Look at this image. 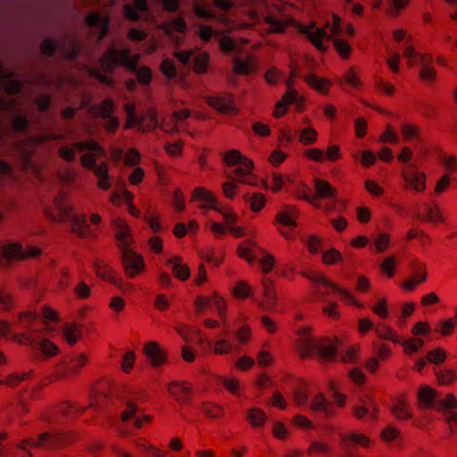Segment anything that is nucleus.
I'll use <instances>...</instances> for the list:
<instances>
[{
	"label": "nucleus",
	"mask_w": 457,
	"mask_h": 457,
	"mask_svg": "<svg viewBox=\"0 0 457 457\" xmlns=\"http://www.w3.org/2000/svg\"><path fill=\"white\" fill-rule=\"evenodd\" d=\"M87 358L84 354L71 356L68 361H62L55 369L54 373V379H62L71 374H75L84 366Z\"/></svg>",
	"instance_id": "nucleus-13"
},
{
	"label": "nucleus",
	"mask_w": 457,
	"mask_h": 457,
	"mask_svg": "<svg viewBox=\"0 0 457 457\" xmlns=\"http://www.w3.org/2000/svg\"><path fill=\"white\" fill-rule=\"evenodd\" d=\"M256 247L253 241H247V245H240L238 247V254L241 258L247 260L249 262H253L255 257L252 254V250Z\"/></svg>",
	"instance_id": "nucleus-43"
},
{
	"label": "nucleus",
	"mask_w": 457,
	"mask_h": 457,
	"mask_svg": "<svg viewBox=\"0 0 457 457\" xmlns=\"http://www.w3.org/2000/svg\"><path fill=\"white\" fill-rule=\"evenodd\" d=\"M181 64L184 66L190 65L191 62H194V71L198 74H203L207 71L209 63V55L207 53H200L193 57V51H176L173 54Z\"/></svg>",
	"instance_id": "nucleus-12"
},
{
	"label": "nucleus",
	"mask_w": 457,
	"mask_h": 457,
	"mask_svg": "<svg viewBox=\"0 0 457 457\" xmlns=\"http://www.w3.org/2000/svg\"><path fill=\"white\" fill-rule=\"evenodd\" d=\"M246 418L253 427H262L266 421V414L258 408L251 409L248 411Z\"/></svg>",
	"instance_id": "nucleus-34"
},
{
	"label": "nucleus",
	"mask_w": 457,
	"mask_h": 457,
	"mask_svg": "<svg viewBox=\"0 0 457 457\" xmlns=\"http://www.w3.org/2000/svg\"><path fill=\"white\" fill-rule=\"evenodd\" d=\"M223 161L228 166H237L232 172L237 177V182L248 185L253 184L252 175L253 164L251 160L243 156L237 150L233 149L224 155Z\"/></svg>",
	"instance_id": "nucleus-6"
},
{
	"label": "nucleus",
	"mask_w": 457,
	"mask_h": 457,
	"mask_svg": "<svg viewBox=\"0 0 457 457\" xmlns=\"http://www.w3.org/2000/svg\"><path fill=\"white\" fill-rule=\"evenodd\" d=\"M267 24L270 26L272 32L282 33L285 30L286 25L274 16H267L265 19Z\"/></svg>",
	"instance_id": "nucleus-51"
},
{
	"label": "nucleus",
	"mask_w": 457,
	"mask_h": 457,
	"mask_svg": "<svg viewBox=\"0 0 457 457\" xmlns=\"http://www.w3.org/2000/svg\"><path fill=\"white\" fill-rule=\"evenodd\" d=\"M90 152L81 156V164L84 168L92 170L98 178L97 186L99 188L107 190L110 188L109 171L105 162L96 163V156Z\"/></svg>",
	"instance_id": "nucleus-10"
},
{
	"label": "nucleus",
	"mask_w": 457,
	"mask_h": 457,
	"mask_svg": "<svg viewBox=\"0 0 457 457\" xmlns=\"http://www.w3.org/2000/svg\"><path fill=\"white\" fill-rule=\"evenodd\" d=\"M341 258V253L336 249L332 248L328 251H325L322 253L323 262L326 264H333L338 262Z\"/></svg>",
	"instance_id": "nucleus-54"
},
{
	"label": "nucleus",
	"mask_w": 457,
	"mask_h": 457,
	"mask_svg": "<svg viewBox=\"0 0 457 457\" xmlns=\"http://www.w3.org/2000/svg\"><path fill=\"white\" fill-rule=\"evenodd\" d=\"M79 333L80 330L76 324H68L63 328L65 339L71 345L77 343Z\"/></svg>",
	"instance_id": "nucleus-36"
},
{
	"label": "nucleus",
	"mask_w": 457,
	"mask_h": 457,
	"mask_svg": "<svg viewBox=\"0 0 457 457\" xmlns=\"http://www.w3.org/2000/svg\"><path fill=\"white\" fill-rule=\"evenodd\" d=\"M78 412L79 411V407H75V406H72L71 404H68V403H63L62 404L57 411L54 414H49V415H46L45 420L46 421H48L49 423H55V422H59L57 420V416L60 414L61 417H65V416H68L70 413H72V412Z\"/></svg>",
	"instance_id": "nucleus-31"
},
{
	"label": "nucleus",
	"mask_w": 457,
	"mask_h": 457,
	"mask_svg": "<svg viewBox=\"0 0 457 457\" xmlns=\"http://www.w3.org/2000/svg\"><path fill=\"white\" fill-rule=\"evenodd\" d=\"M170 28L179 33H184L187 29V25L183 18H175L170 21Z\"/></svg>",
	"instance_id": "nucleus-64"
},
{
	"label": "nucleus",
	"mask_w": 457,
	"mask_h": 457,
	"mask_svg": "<svg viewBox=\"0 0 457 457\" xmlns=\"http://www.w3.org/2000/svg\"><path fill=\"white\" fill-rule=\"evenodd\" d=\"M361 404H357L353 407V413L355 418L362 420L367 418L368 420H376L378 406L370 396H365L361 400Z\"/></svg>",
	"instance_id": "nucleus-17"
},
{
	"label": "nucleus",
	"mask_w": 457,
	"mask_h": 457,
	"mask_svg": "<svg viewBox=\"0 0 457 457\" xmlns=\"http://www.w3.org/2000/svg\"><path fill=\"white\" fill-rule=\"evenodd\" d=\"M317 139V132L311 128H307L302 130L300 134V141L304 145H312Z\"/></svg>",
	"instance_id": "nucleus-50"
},
{
	"label": "nucleus",
	"mask_w": 457,
	"mask_h": 457,
	"mask_svg": "<svg viewBox=\"0 0 457 457\" xmlns=\"http://www.w3.org/2000/svg\"><path fill=\"white\" fill-rule=\"evenodd\" d=\"M146 0H135L134 4H126L124 6V15L130 21H137L141 18V13L147 12Z\"/></svg>",
	"instance_id": "nucleus-22"
},
{
	"label": "nucleus",
	"mask_w": 457,
	"mask_h": 457,
	"mask_svg": "<svg viewBox=\"0 0 457 457\" xmlns=\"http://www.w3.org/2000/svg\"><path fill=\"white\" fill-rule=\"evenodd\" d=\"M299 339L297 346L301 352L302 358H307L312 354H318L323 361H333L337 357V350L336 346L330 343L315 340L310 335L308 328H303L298 331Z\"/></svg>",
	"instance_id": "nucleus-4"
},
{
	"label": "nucleus",
	"mask_w": 457,
	"mask_h": 457,
	"mask_svg": "<svg viewBox=\"0 0 457 457\" xmlns=\"http://www.w3.org/2000/svg\"><path fill=\"white\" fill-rule=\"evenodd\" d=\"M12 126L17 132H25L29 128L28 119L25 116L17 113L12 118Z\"/></svg>",
	"instance_id": "nucleus-41"
},
{
	"label": "nucleus",
	"mask_w": 457,
	"mask_h": 457,
	"mask_svg": "<svg viewBox=\"0 0 457 457\" xmlns=\"http://www.w3.org/2000/svg\"><path fill=\"white\" fill-rule=\"evenodd\" d=\"M237 189V187L234 181H226L222 184L223 194L228 199L235 197Z\"/></svg>",
	"instance_id": "nucleus-60"
},
{
	"label": "nucleus",
	"mask_w": 457,
	"mask_h": 457,
	"mask_svg": "<svg viewBox=\"0 0 457 457\" xmlns=\"http://www.w3.org/2000/svg\"><path fill=\"white\" fill-rule=\"evenodd\" d=\"M401 131L406 140L418 138L420 134V129L413 124H403Z\"/></svg>",
	"instance_id": "nucleus-45"
},
{
	"label": "nucleus",
	"mask_w": 457,
	"mask_h": 457,
	"mask_svg": "<svg viewBox=\"0 0 457 457\" xmlns=\"http://www.w3.org/2000/svg\"><path fill=\"white\" fill-rule=\"evenodd\" d=\"M209 104L221 112L237 113V112L229 96L224 97H212L209 100Z\"/></svg>",
	"instance_id": "nucleus-26"
},
{
	"label": "nucleus",
	"mask_w": 457,
	"mask_h": 457,
	"mask_svg": "<svg viewBox=\"0 0 457 457\" xmlns=\"http://www.w3.org/2000/svg\"><path fill=\"white\" fill-rule=\"evenodd\" d=\"M217 38L219 39L220 47L223 52L232 53L237 49V45L231 37L225 35H219Z\"/></svg>",
	"instance_id": "nucleus-42"
},
{
	"label": "nucleus",
	"mask_w": 457,
	"mask_h": 457,
	"mask_svg": "<svg viewBox=\"0 0 457 457\" xmlns=\"http://www.w3.org/2000/svg\"><path fill=\"white\" fill-rule=\"evenodd\" d=\"M403 179L409 187H413L418 192L424 191L426 187V177L424 173H420L414 165H411L410 170L403 172Z\"/></svg>",
	"instance_id": "nucleus-20"
},
{
	"label": "nucleus",
	"mask_w": 457,
	"mask_h": 457,
	"mask_svg": "<svg viewBox=\"0 0 457 457\" xmlns=\"http://www.w3.org/2000/svg\"><path fill=\"white\" fill-rule=\"evenodd\" d=\"M232 345L227 339H220L217 341L214 352L218 354H225L231 351Z\"/></svg>",
	"instance_id": "nucleus-58"
},
{
	"label": "nucleus",
	"mask_w": 457,
	"mask_h": 457,
	"mask_svg": "<svg viewBox=\"0 0 457 457\" xmlns=\"http://www.w3.org/2000/svg\"><path fill=\"white\" fill-rule=\"evenodd\" d=\"M411 268L415 273L414 279L418 284L422 283L427 279V273L425 271L426 267L424 264H420L418 266H416L415 264H411Z\"/></svg>",
	"instance_id": "nucleus-62"
},
{
	"label": "nucleus",
	"mask_w": 457,
	"mask_h": 457,
	"mask_svg": "<svg viewBox=\"0 0 457 457\" xmlns=\"http://www.w3.org/2000/svg\"><path fill=\"white\" fill-rule=\"evenodd\" d=\"M74 148L78 151H89V152H96L98 154H103L104 150L99 145L98 143L95 141H87V142H77L74 144Z\"/></svg>",
	"instance_id": "nucleus-37"
},
{
	"label": "nucleus",
	"mask_w": 457,
	"mask_h": 457,
	"mask_svg": "<svg viewBox=\"0 0 457 457\" xmlns=\"http://www.w3.org/2000/svg\"><path fill=\"white\" fill-rule=\"evenodd\" d=\"M139 55L130 56L129 48L118 49L110 47L101 59L103 68L110 72L116 66H124L134 72L138 82L142 85H148L152 81V71L147 67H137Z\"/></svg>",
	"instance_id": "nucleus-1"
},
{
	"label": "nucleus",
	"mask_w": 457,
	"mask_h": 457,
	"mask_svg": "<svg viewBox=\"0 0 457 457\" xmlns=\"http://www.w3.org/2000/svg\"><path fill=\"white\" fill-rule=\"evenodd\" d=\"M438 381L441 384H448L455 379V374L450 370H439L436 371Z\"/></svg>",
	"instance_id": "nucleus-56"
},
{
	"label": "nucleus",
	"mask_w": 457,
	"mask_h": 457,
	"mask_svg": "<svg viewBox=\"0 0 457 457\" xmlns=\"http://www.w3.org/2000/svg\"><path fill=\"white\" fill-rule=\"evenodd\" d=\"M129 228L126 226L120 224L117 234H116V238H117L118 245H119L120 252H123V250H125V249H130L129 247Z\"/></svg>",
	"instance_id": "nucleus-35"
},
{
	"label": "nucleus",
	"mask_w": 457,
	"mask_h": 457,
	"mask_svg": "<svg viewBox=\"0 0 457 457\" xmlns=\"http://www.w3.org/2000/svg\"><path fill=\"white\" fill-rule=\"evenodd\" d=\"M211 303L214 304L216 310L218 311L220 316L223 315L225 312V304L223 301L217 295H214V298L199 296L195 301V304L198 312L203 311L206 306H208Z\"/></svg>",
	"instance_id": "nucleus-27"
},
{
	"label": "nucleus",
	"mask_w": 457,
	"mask_h": 457,
	"mask_svg": "<svg viewBox=\"0 0 457 457\" xmlns=\"http://www.w3.org/2000/svg\"><path fill=\"white\" fill-rule=\"evenodd\" d=\"M262 289L266 302H259L258 304L262 310L271 311L276 303V295L272 288V283L269 278L262 280Z\"/></svg>",
	"instance_id": "nucleus-24"
},
{
	"label": "nucleus",
	"mask_w": 457,
	"mask_h": 457,
	"mask_svg": "<svg viewBox=\"0 0 457 457\" xmlns=\"http://www.w3.org/2000/svg\"><path fill=\"white\" fill-rule=\"evenodd\" d=\"M305 81L314 89L327 93L329 87V81L321 78L317 77L314 74H310L305 77Z\"/></svg>",
	"instance_id": "nucleus-32"
},
{
	"label": "nucleus",
	"mask_w": 457,
	"mask_h": 457,
	"mask_svg": "<svg viewBox=\"0 0 457 457\" xmlns=\"http://www.w3.org/2000/svg\"><path fill=\"white\" fill-rule=\"evenodd\" d=\"M392 411L397 419L411 418V413L408 411L406 404L402 401H398V403L393 407Z\"/></svg>",
	"instance_id": "nucleus-48"
},
{
	"label": "nucleus",
	"mask_w": 457,
	"mask_h": 457,
	"mask_svg": "<svg viewBox=\"0 0 457 457\" xmlns=\"http://www.w3.org/2000/svg\"><path fill=\"white\" fill-rule=\"evenodd\" d=\"M161 71L164 76L169 79H173L177 76L176 66L170 59H164L161 64Z\"/></svg>",
	"instance_id": "nucleus-44"
},
{
	"label": "nucleus",
	"mask_w": 457,
	"mask_h": 457,
	"mask_svg": "<svg viewBox=\"0 0 457 457\" xmlns=\"http://www.w3.org/2000/svg\"><path fill=\"white\" fill-rule=\"evenodd\" d=\"M246 202L249 203L251 208L254 212L261 211L265 204V197L260 193H254L251 196H245Z\"/></svg>",
	"instance_id": "nucleus-38"
},
{
	"label": "nucleus",
	"mask_w": 457,
	"mask_h": 457,
	"mask_svg": "<svg viewBox=\"0 0 457 457\" xmlns=\"http://www.w3.org/2000/svg\"><path fill=\"white\" fill-rule=\"evenodd\" d=\"M415 217L429 221H443V218L439 215V209L437 207H427V217H423L420 212H416Z\"/></svg>",
	"instance_id": "nucleus-46"
},
{
	"label": "nucleus",
	"mask_w": 457,
	"mask_h": 457,
	"mask_svg": "<svg viewBox=\"0 0 457 457\" xmlns=\"http://www.w3.org/2000/svg\"><path fill=\"white\" fill-rule=\"evenodd\" d=\"M376 333L378 337L382 339L390 340L395 344H403V341L399 338V337L395 333L393 329L390 328H384L382 329H376Z\"/></svg>",
	"instance_id": "nucleus-40"
},
{
	"label": "nucleus",
	"mask_w": 457,
	"mask_h": 457,
	"mask_svg": "<svg viewBox=\"0 0 457 457\" xmlns=\"http://www.w3.org/2000/svg\"><path fill=\"white\" fill-rule=\"evenodd\" d=\"M122 401L126 406V410L120 414V420L122 422H127L129 420H134V426L140 428L143 426L144 421L148 422L151 420V417L148 415H144L143 417L137 415L139 409L131 400L124 399Z\"/></svg>",
	"instance_id": "nucleus-18"
},
{
	"label": "nucleus",
	"mask_w": 457,
	"mask_h": 457,
	"mask_svg": "<svg viewBox=\"0 0 457 457\" xmlns=\"http://www.w3.org/2000/svg\"><path fill=\"white\" fill-rule=\"evenodd\" d=\"M193 199L204 201L206 204L201 205V208H209L217 211L223 215L225 221L229 225L234 224L237 220V216L235 213L228 212L224 208L220 207L216 198L204 188H195L193 193Z\"/></svg>",
	"instance_id": "nucleus-11"
},
{
	"label": "nucleus",
	"mask_w": 457,
	"mask_h": 457,
	"mask_svg": "<svg viewBox=\"0 0 457 457\" xmlns=\"http://www.w3.org/2000/svg\"><path fill=\"white\" fill-rule=\"evenodd\" d=\"M445 358V353L441 349H436L428 352V361L432 363H440Z\"/></svg>",
	"instance_id": "nucleus-63"
},
{
	"label": "nucleus",
	"mask_w": 457,
	"mask_h": 457,
	"mask_svg": "<svg viewBox=\"0 0 457 457\" xmlns=\"http://www.w3.org/2000/svg\"><path fill=\"white\" fill-rule=\"evenodd\" d=\"M168 263L171 265L173 274L176 278L182 281L189 278L190 270L187 265L181 262L180 257L174 256L168 261Z\"/></svg>",
	"instance_id": "nucleus-28"
},
{
	"label": "nucleus",
	"mask_w": 457,
	"mask_h": 457,
	"mask_svg": "<svg viewBox=\"0 0 457 457\" xmlns=\"http://www.w3.org/2000/svg\"><path fill=\"white\" fill-rule=\"evenodd\" d=\"M299 31L320 51L326 50L324 41H333L337 51L343 58H347L350 54L351 47L347 42L338 38L333 39V34H328L323 29L316 27L315 23L309 26L300 25Z\"/></svg>",
	"instance_id": "nucleus-5"
},
{
	"label": "nucleus",
	"mask_w": 457,
	"mask_h": 457,
	"mask_svg": "<svg viewBox=\"0 0 457 457\" xmlns=\"http://www.w3.org/2000/svg\"><path fill=\"white\" fill-rule=\"evenodd\" d=\"M297 76L295 71H291L290 78L286 80V85L288 90L283 96L282 101L276 104L274 110V116L277 118L281 117L287 112V105L289 104L297 103L299 100L298 93L295 89L292 88L293 79Z\"/></svg>",
	"instance_id": "nucleus-16"
},
{
	"label": "nucleus",
	"mask_w": 457,
	"mask_h": 457,
	"mask_svg": "<svg viewBox=\"0 0 457 457\" xmlns=\"http://www.w3.org/2000/svg\"><path fill=\"white\" fill-rule=\"evenodd\" d=\"M198 35L201 40L204 43L209 42L213 37L217 38L219 36L215 34V31L212 27L207 25L199 26Z\"/></svg>",
	"instance_id": "nucleus-49"
},
{
	"label": "nucleus",
	"mask_w": 457,
	"mask_h": 457,
	"mask_svg": "<svg viewBox=\"0 0 457 457\" xmlns=\"http://www.w3.org/2000/svg\"><path fill=\"white\" fill-rule=\"evenodd\" d=\"M402 345H403L406 353H415L423 346L424 340L420 338H411L408 340H403Z\"/></svg>",
	"instance_id": "nucleus-47"
},
{
	"label": "nucleus",
	"mask_w": 457,
	"mask_h": 457,
	"mask_svg": "<svg viewBox=\"0 0 457 457\" xmlns=\"http://www.w3.org/2000/svg\"><path fill=\"white\" fill-rule=\"evenodd\" d=\"M395 257L390 256V257L386 258L381 264V270L389 278L393 277V275L395 273Z\"/></svg>",
	"instance_id": "nucleus-57"
},
{
	"label": "nucleus",
	"mask_w": 457,
	"mask_h": 457,
	"mask_svg": "<svg viewBox=\"0 0 457 457\" xmlns=\"http://www.w3.org/2000/svg\"><path fill=\"white\" fill-rule=\"evenodd\" d=\"M403 55L411 65L414 64L416 62H425L427 57L424 54L417 53L411 46H408L405 48V50L403 51Z\"/></svg>",
	"instance_id": "nucleus-39"
},
{
	"label": "nucleus",
	"mask_w": 457,
	"mask_h": 457,
	"mask_svg": "<svg viewBox=\"0 0 457 457\" xmlns=\"http://www.w3.org/2000/svg\"><path fill=\"white\" fill-rule=\"evenodd\" d=\"M36 319V313L30 312H23L20 316V326L21 328L27 330V332L13 335V340L21 345H28L33 348H37L44 356H35V358L37 361H41L44 357L46 358L55 355L58 348L48 339H37V337L33 335L37 329L32 328L31 324Z\"/></svg>",
	"instance_id": "nucleus-3"
},
{
	"label": "nucleus",
	"mask_w": 457,
	"mask_h": 457,
	"mask_svg": "<svg viewBox=\"0 0 457 457\" xmlns=\"http://www.w3.org/2000/svg\"><path fill=\"white\" fill-rule=\"evenodd\" d=\"M114 110L113 102L111 99H105L104 100L98 109L99 115L102 118L109 117L112 114Z\"/></svg>",
	"instance_id": "nucleus-53"
},
{
	"label": "nucleus",
	"mask_w": 457,
	"mask_h": 457,
	"mask_svg": "<svg viewBox=\"0 0 457 457\" xmlns=\"http://www.w3.org/2000/svg\"><path fill=\"white\" fill-rule=\"evenodd\" d=\"M296 215V209L293 206L287 205L282 212L277 215V220L280 224L295 227L296 225L295 217Z\"/></svg>",
	"instance_id": "nucleus-30"
},
{
	"label": "nucleus",
	"mask_w": 457,
	"mask_h": 457,
	"mask_svg": "<svg viewBox=\"0 0 457 457\" xmlns=\"http://www.w3.org/2000/svg\"><path fill=\"white\" fill-rule=\"evenodd\" d=\"M41 52L49 57L54 55L57 50L62 56L74 60L79 53L78 42L69 34H65L63 38L58 42L52 39H45L40 45Z\"/></svg>",
	"instance_id": "nucleus-7"
},
{
	"label": "nucleus",
	"mask_w": 457,
	"mask_h": 457,
	"mask_svg": "<svg viewBox=\"0 0 457 457\" xmlns=\"http://www.w3.org/2000/svg\"><path fill=\"white\" fill-rule=\"evenodd\" d=\"M170 393L181 403H189L190 387L183 383L172 382L169 386Z\"/></svg>",
	"instance_id": "nucleus-25"
},
{
	"label": "nucleus",
	"mask_w": 457,
	"mask_h": 457,
	"mask_svg": "<svg viewBox=\"0 0 457 457\" xmlns=\"http://www.w3.org/2000/svg\"><path fill=\"white\" fill-rule=\"evenodd\" d=\"M134 361L135 353L133 351H129L123 355L121 366L125 372H129L131 370Z\"/></svg>",
	"instance_id": "nucleus-61"
},
{
	"label": "nucleus",
	"mask_w": 457,
	"mask_h": 457,
	"mask_svg": "<svg viewBox=\"0 0 457 457\" xmlns=\"http://www.w3.org/2000/svg\"><path fill=\"white\" fill-rule=\"evenodd\" d=\"M314 187L317 194V196H315L316 198H335L336 191L328 182L315 179Z\"/></svg>",
	"instance_id": "nucleus-29"
},
{
	"label": "nucleus",
	"mask_w": 457,
	"mask_h": 457,
	"mask_svg": "<svg viewBox=\"0 0 457 457\" xmlns=\"http://www.w3.org/2000/svg\"><path fill=\"white\" fill-rule=\"evenodd\" d=\"M64 436L59 433L52 435L48 432H44L38 436L37 440L30 438L24 440L20 447L25 449L28 446L37 447L46 445L49 448H54L64 444Z\"/></svg>",
	"instance_id": "nucleus-14"
},
{
	"label": "nucleus",
	"mask_w": 457,
	"mask_h": 457,
	"mask_svg": "<svg viewBox=\"0 0 457 457\" xmlns=\"http://www.w3.org/2000/svg\"><path fill=\"white\" fill-rule=\"evenodd\" d=\"M309 409L312 411L320 412L328 418L334 414L333 403L329 402L323 394H317L312 399Z\"/></svg>",
	"instance_id": "nucleus-21"
},
{
	"label": "nucleus",
	"mask_w": 457,
	"mask_h": 457,
	"mask_svg": "<svg viewBox=\"0 0 457 457\" xmlns=\"http://www.w3.org/2000/svg\"><path fill=\"white\" fill-rule=\"evenodd\" d=\"M85 24L90 29H96L98 38L103 39L109 31V20L99 13L90 12L85 18Z\"/></svg>",
	"instance_id": "nucleus-19"
},
{
	"label": "nucleus",
	"mask_w": 457,
	"mask_h": 457,
	"mask_svg": "<svg viewBox=\"0 0 457 457\" xmlns=\"http://www.w3.org/2000/svg\"><path fill=\"white\" fill-rule=\"evenodd\" d=\"M144 353L154 366L161 365L165 361V354L155 342L145 344Z\"/></svg>",
	"instance_id": "nucleus-23"
},
{
	"label": "nucleus",
	"mask_w": 457,
	"mask_h": 457,
	"mask_svg": "<svg viewBox=\"0 0 457 457\" xmlns=\"http://www.w3.org/2000/svg\"><path fill=\"white\" fill-rule=\"evenodd\" d=\"M304 276L313 283L314 294L316 295L318 300L327 302L326 296H328L330 292L333 291L337 292L344 300L353 302V296L348 291L338 287L336 284L328 280L323 275L311 272L308 274L306 273Z\"/></svg>",
	"instance_id": "nucleus-8"
},
{
	"label": "nucleus",
	"mask_w": 457,
	"mask_h": 457,
	"mask_svg": "<svg viewBox=\"0 0 457 457\" xmlns=\"http://www.w3.org/2000/svg\"><path fill=\"white\" fill-rule=\"evenodd\" d=\"M202 409L206 416L212 419L220 417L222 413V410L220 406L210 403H204Z\"/></svg>",
	"instance_id": "nucleus-55"
},
{
	"label": "nucleus",
	"mask_w": 457,
	"mask_h": 457,
	"mask_svg": "<svg viewBox=\"0 0 457 457\" xmlns=\"http://www.w3.org/2000/svg\"><path fill=\"white\" fill-rule=\"evenodd\" d=\"M59 208V216H55L54 214H50L52 220L55 221H63L64 220H70L71 222V229L72 232L78 235L82 238H89L94 237L93 230L89 228L86 217L81 216H74L70 214V211L68 208L63 206H58Z\"/></svg>",
	"instance_id": "nucleus-9"
},
{
	"label": "nucleus",
	"mask_w": 457,
	"mask_h": 457,
	"mask_svg": "<svg viewBox=\"0 0 457 457\" xmlns=\"http://www.w3.org/2000/svg\"><path fill=\"white\" fill-rule=\"evenodd\" d=\"M132 198L133 195L125 188H121L120 193H113L111 196V200L114 204L119 203L121 201V199H123L125 202H130Z\"/></svg>",
	"instance_id": "nucleus-59"
},
{
	"label": "nucleus",
	"mask_w": 457,
	"mask_h": 457,
	"mask_svg": "<svg viewBox=\"0 0 457 457\" xmlns=\"http://www.w3.org/2000/svg\"><path fill=\"white\" fill-rule=\"evenodd\" d=\"M234 71L238 74H249L254 71V65L252 58L242 60L240 58H235L234 60Z\"/></svg>",
	"instance_id": "nucleus-33"
},
{
	"label": "nucleus",
	"mask_w": 457,
	"mask_h": 457,
	"mask_svg": "<svg viewBox=\"0 0 457 457\" xmlns=\"http://www.w3.org/2000/svg\"><path fill=\"white\" fill-rule=\"evenodd\" d=\"M430 60H431V58H429V61ZM428 60L426 57V62H420L422 64V67H421V70L420 72V76L424 80L432 81L435 79L436 71L428 65Z\"/></svg>",
	"instance_id": "nucleus-52"
},
{
	"label": "nucleus",
	"mask_w": 457,
	"mask_h": 457,
	"mask_svg": "<svg viewBox=\"0 0 457 457\" xmlns=\"http://www.w3.org/2000/svg\"><path fill=\"white\" fill-rule=\"evenodd\" d=\"M121 253V261L127 275L130 278L137 275L144 269V260L131 249H125Z\"/></svg>",
	"instance_id": "nucleus-15"
},
{
	"label": "nucleus",
	"mask_w": 457,
	"mask_h": 457,
	"mask_svg": "<svg viewBox=\"0 0 457 457\" xmlns=\"http://www.w3.org/2000/svg\"><path fill=\"white\" fill-rule=\"evenodd\" d=\"M418 399L422 408H434L441 411L451 430L457 431V402L452 395L441 398L433 388L423 386L418 391Z\"/></svg>",
	"instance_id": "nucleus-2"
}]
</instances>
